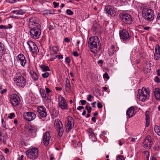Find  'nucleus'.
Instances as JSON below:
<instances>
[{
	"label": "nucleus",
	"mask_w": 160,
	"mask_h": 160,
	"mask_svg": "<svg viewBox=\"0 0 160 160\" xmlns=\"http://www.w3.org/2000/svg\"><path fill=\"white\" fill-rule=\"evenodd\" d=\"M157 75L158 76H159L160 78V69H158L157 71Z\"/></svg>",
	"instance_id": "nucleus-62"
},
{
	"label": "nucleus",
	"mask_w": 160,
	"mask_h": 160,
	"mask_svg": "<svg viewBox=\"0 0 160 160\" xmlns=\"http://www.w3.org/2000/svg\"><path fill=\"white\" fill-rule=\"evenodd\" d=\"M150 92L149 88L143 87L142 89L138 90V98L142 102L147 100L149 98Z\"/></svg>",
	"instance_id": "nucleus-2"
},
{
	"label": "nucleus",
	"mask_w": 160,
	"mask_h": 160,
	"mask_svg": "<svg viewBox=\"0 0 160 160\" xmlns=\"http://www.w3.org/2000/svg\"><path fill=\"white\" fill-rule=\"evenodd\" d=\"M155 132L158 135L160 136V127L156 125L154 127Z\"/></svg>",
	"instance_id": "nucleus-34"
},
{
	"label": "nucleus",
	"mask_w": 160,
	"mask_h": 160,
	"mask_svg": "<svg viewBox=\"0 0 160 160\" xmlns=\"http://www.w3.org/2000/svg\"><path fill=\"white\" fill-rule=\"evenodd\" d=\"M160 78H158V77L156 76L155 77L154 80L156 82H158L160 81Z\"/></svg>",
	"instance_id": "nucleus-49"
},
{
	"label": "nucleus",
	"mask_w": 160,
	"mask_h": 160,
	"mask_svg": "<svg viewBox=\"0 0 160 160\" xmlns=\"http://www.w3.org/2000/svg\"><path fill=\"white\" fill-rule=\"evenodd\" d=\"M38 18L35 17H31L29 19L28 25L30 28L41 27Z\"/></svg>",
	"instance_id": "nucleus-7"
},
{
	"label": "nucleus",
	"mask_w": 160,
	"mask_h": 160,
	"mask_svg": "<svg viewBox=\"0 0 160 160\" xmlns=\"http://www.w3.org/2000/svg\"><path fill=\"white\" fill-rule=\"evenodd\" d=\"M96 118L95 117H93L92 118V120L94 122H96Z\"/></svg>",
	"instance_id": "nucleus-61"
},
{
	"label": "nucleus",
	"mask_w": 160,
	"mask_h": 160,
	"mask_svg": "<svg viewBox=\"0 0 160 160\" xmlns=\"http://www.w3.org/2000/svg\"><path fill=\"white\" fill-rule=\"evenodd\" d=\"M5 51V48L3 44L0 42V59L2 58L4 54V52Z\"/></svg>",
	"instance_id": "nucleus-27"
},
{
	"label": "nucleus",
	"mask_w": 160,
	"mask_h": 160,
	"mask_svg": "<svg viewBox=\"0 0 160 160\" xmlns=\"http://www.w3.org/2000/svg\"><path fill=\"white\" fill-rule=\"evenodd\" d=\"M26 10H25L20 9L13 11L14 13L17 15H23L25 13Z\"/></svg>",
	"instance_id": "nucleus-31"
},
{
	"label": "nucleus",
	"mask_w": 160,
	"mask_h": 160,
	"mask_svg": "<svg viewBox=\"0 0 160 160\" xmlns=\"http://www.w3.org/2000/svg\"><path fill=\"white\" fill-rule=\"evenodd\" d=\"M65 62H66L68 63H69L70 62V59L68 57H67L65 59Z\"/></svg>",
	"instance_id": "nucleus-48"
},
{
	"label": "nucleus",
	"mask_w": 160,
	"mask_h": 160,
	"mask_svg": "<svg viewBox=\"0 0 160 160\" xmlns=\"http://www.w3.org/2000/svg\"><path fill=\"white\" fill-rule=\"evenodd\" d=\"M87 132L89 136V138L93 141H95L97 140V138L95 136L92 129L91 128H88L87 130Z\"/></svg>",
	"instance_id": "nucleus-23"
},
{
	"label": "nucleus",
	"mask_w": 160,
	"mask_h": 160,
	"mask_svg": "<svg viewBox=\"0 0 160 160\" xmlns=\"http://www.w3.org/2000/svg\"><path fill=\"white\" fill-rule=\"evenodd\" d=\"M142 16L144 19L151 21L154 19V12L151 9L144 8L142 11Z\"/></svg>",
	"instance_id": "nucleus-4"
},
{
	"label": "nucleus",
	"mask_w": 160,
	"mask_h": 160,
	"mask_svg": "<svg viewBox=\"0 0 160 160\" xmlns=\"http://www.w3.org/2000/svg\"><path fill=\"white\" fill-rule=\"evenodd\" d=\"M134 108L133 107L129 108L127 110V115L129 118L131 117L134 115Z\"/></svg>",
	"instance_id": "nucleus-24"
},
{
	"label": "nucleus",
	"mask_w": 160,
	"mask_h": 160,
	"mask_svg": "<svg viewBox=\"0 0 160 160\" xmlns=\"http://www.w3.org/2000/svg\"><path fill=\"white\" fill-rule=\"evenodd\" d=\"M154 93L156 99L159 100L160 99V89H156L154 91Z\"/></svg>",
	"instance_id": "nucleus-29"
},
{
	"label": "nucleus",
	"mask_w": 160,
	"mask_h": 160,
	"mask_svg": "<svg viewBox=\"0 0 160 160\" xmlns=\"http://www.w3.org/2000/svg\"><path fill=\"white\" fill-rule=\"evenodd\" d=\"M57 58L62 59L63 58V55H57Z\"/></svg>",
	"instance_id": "nucleus-54"
},
{
	"label": "nucleus",
	"mask_w": 160,
	"mask_h": 160,
	"mask_svg": "<svg viewBox=\"0 0 160 160\" xmlns=\"http://www.w3.org/2000/svg\"><path fill=\"white\" fill-rule=\"evenodd\" d=\"M96 102H94L92 103L91 104L92 105V107H93V108H95V105H96Z\"/></svg>",
	"instance_id": "nucleus-63"
},
{
	"label": "nucleus",
	"mask_w": 160,
	"mask_h": 160,
	"mask_svg": "<svg viewBox=\"0 0 160 160\" xmlns=\"http://www.w3.org/2000/svg\"><path fill=\"white\" fill-rule=\"evenodd\" d=\"M50 138L51 137L49 132H47L44 133L43 135V140L45 146L48 145Z\"/></svg>",
	"instance_id": "nucleus-22"
},
{
	"label": "nucleus",
	"mask_w": 160,
	"mask_h": 160,
	"mask_svg": "<svg viewBox=\"0 0 160 160\" xmlns=\"http://www.w3.org/2000/svg\"><path fill=\"white\" fill-rule=\"evenodd\" d=\"M74 123V120L72 118L68 116L65 122L66 128L68 132H69L73 128Z\"/></svg>",
	"instance_id": "nucleus-11"
},
{
	"label": "nucleus",
	"mask_w": 160,
	"mask_h": 160,
	"mask_svg": "<svg viewBox=\"0 0 160 160\" xmlns=\"http://www.w3.org/2000/svg\"><path fill=\"white\" fill-rule=\"evenodd\" d=\"M30 73L33 80L34 81H36L38 80V74L36 72L33 71H31L30 72Z\"/></svg>",
	"instance_id": "nucleus-28"
},
{
	"label": "nucleus",
	"mask_w": 160,
	"mask_h": 160,
	"mask_svg": "<svg viewBox=\"0 0 160 160\" xmlns=\"http://www.w3.org/2000/svg\"><path fill=\"white\" fill-rule=\"evenodd\" d=\"M58 106L62 109H67L68 105L65 99L63 97L60 96L58 97Z\"/></svg>",
	"instance_id": "nucleus-13"
},
{
	"label": "nucleus",
	"mask_w": 160,
	"mask_h": 160,
	"mask_svg": "<svg viewBox=\"0 0 160 160\" xmlns=\"http://www.w3.org/2000/svg\"><path fill=\"white\" fill-rule=\"evenodd\" d=\"M103 78H106L107 79H108L109 78V77L108 75L107 72H105L103 75Z\"/></svg>",
	"instance_id": "nucleus-42"
},
{
	"label": "nucleus",
	"mask_w": 160,
	"mask_h": 160,
	"mask_svg": "<svg viewBox=\"0 0 160 160\" xmlns=\"http://www.w3.org/2000/svg\"><path fill=\"white\" fill-rule=\"evenodd\" d=\"M97 107L98 108H101L102 107V105L100 102H98L97 103Z\"/></svg>",
	"instance_id": "nucleus-47"
},
{
	"label": "nucleus",
	"mask_w": 160,
	"mask_h": 160,
	"mask_svg": "<svg viewBox=\"0 0 160 160\" xmlns=\"http://www.w3.org/2000/svg\"><path fill=\"white\" fill-rule=\"evenodd\" d=\"M54 126L60 137L62 136L63 132V125L61 122L58 119H56L54 121Z\"/></svg>",
	"instance_id": "nucleus-9"
},
{
	"label": "nucleus",
	"mask_w": 160,
	"mask_h": 160,
	"mask_svg": "<svg viewBox=\"0 0 160 160\" xmlns=\"http://www.w3.org/2000/svg\"><path fill=\"white\" fill-rule=\"evenodd\" d=\"M55 89L56 90H58L59 91H61L62 90V88L60 87H56Z\"/></svg>",
	"instance_id": "nucleus-64"
},
{
	"label": "nucleus",
	"mask_w": 160,
	"mask_h": 160,
	"mask_svg": "<svg viewBox=\"0 0 160 160\" xmlns=\"http://www.w3.org/2000/svg\"><path fill=\"white\" fill-rule=\"evenodd\" d=\"M72 146L75 148H76L77 147H81V143L80 141H77L76 140H72Z\"/></svg>",
	"instance_id": "nucleus-30"
},
{
	"label": "nucleus",
	"mask_w": 160,
	"mask_h": 160,
	"mask_svg": "<svg viewBox=\"0 0 160 160\" xmlns=\"http://www.w3.org/2000/svg\"><path fill=\"white\" fill-rule=\"evenodd\" d=\"M105 9L107 13L112 17H114L116 13L115 10L112 7L110 6H106Z\"/></svg>",
	"instance_id": "nucleus-20"
},
{
	"label": "nucleus",
	"mask_w": 160,
	"mask_h": 160,
	"mask_svg": "<svg viewBox=\"0 0 160 160\" xmlns=\"http://www.w3.org/2000/svg\"><path fill=\"white\" fill-rule=\"evenodd\" d=\"M85 109L87 110L88 113L89 114L91 113L92 110V108L90 106L86 105L85 107Z\"/></svg>",
	"instance_id": "nucleus-36"
},
{
	"label": "nucleus",
	"mask_w": 160,
	"mask_h": 160,
	"mask_svg": "<svg viewBox=\"0 0 160 160\" xmlns=\"http://www.w3.org/2000/svg\"><path fill=\"white\" fill-rule=\"evenodd\" d=\"M15 116V114L14 113H12L10 114V115L8 116V118L11 119L14 118Z\"/></svg>",
	"instance_id": "nucleus-41"
},
{
	"label": "nucleus",
	"mask_w": 160,
	"mask_h": 160,
	"mask_svg": "<svg viewBox=\"0 0 160 160\" xmlns=\"http://www.w3.org/2000/svg\"><path fill=\"white\" fill-rule=\"evenodd\" d=\"M119 17L120 19L125 24L129 25L132 23V18L128 13L121 12L119 14Z\"/></svg>",
	"instance_id": "nucleus-6"
},
{
	"label": "nucleus",
	"mask_w": 160,
	"mask_h": 160,
	"mask_svg": "<svg viewBox=\"0 0 160 160\" xmlns=\"http://www.w3.org/2000/svg\"><path fill=\"white\" fill-rule=\"evenodd\" d=\"M80 102L82 105H84L87 103V102L85 100H81Z\"/></svg>",
	"instance_id": "nucleus-45"
},
{
	"label": "nucleus",
	"mask_w": 160,
	"mask_h": 160,
	"mask_svg": "<svg viewBox=\"0 0 160 160\" xmlns=\"http://www.w3.org/2000/svg\"><path fill=\"white\" fill-rule=\"evenodd\" d=\"M70 41V39L68 38H64V41L68 43H69Z\"/></svg>",
	"instance_id": "nucleus-55"
},
{
	"label": "nucleus",
	"mask_w": 160,
	"mask_h": 160,
	"mask_svg": "<svg viewBox=\"0 0 160 160\" xmlns=\"http://www.w3.org/2000/svg\"><path fill=\"white\" fill-rule=\"evenodd\" d=\"M47 11H46V10L43 11V14L45 15H49L50 14H53L51 12V10L48 11L49 12H47Z\"/></svg>",
	"instance_id": "nucleus-38"
},
{
	"label": "nucleus",
	"mask_w": 160,
	"mask_h": 160,
	"mask_svg": "<svg viewBox=\"0 0 160 160\" xmlns=\"http://www.w3.org/2000/svg\"><path fill=\"white\" fill-rule=\"evenodd\" d=\"M38 150L36 148L29 149L26 151V154L29 158L33 160L36 159L38 155Z\"/></svg>",
	"instance_id": "nucleus-5"
},
{
	"label": "nucleus",
	"mask_w": 160,
	"mask_h": 160,
	"mask_svg": "<svg viewBox=\"0 0 160 160\" xmlns=\"http://www.w3.org/2000/svg\"><path fill=\"white\" fill-rule=\"evenodd\" d=\"M40 67L43 72L50 71V68L48 66H46L44 65H41L40 66Z\"/></svg>",
	"instance_id": "nucleus-32"
},
{
	"label": "nucleus",
	"mask_w": 160,
	"mask_h": 160,
	"mask_svg": "<svg viewBox=\"0 0 160 160\" xmlns=\"http://www.w3.org/2000/svg\"><path fill=\"white\" fill-rule=\"evenodd\" d=\"M73 55L75 57H78L79 56V54L76 52H73Z\"/></svg>",
	"instance_id": "nucleus-56"
},
{
	"label": "nucleus",
	"mask_w": 160,
	"mask_h": 160,
	"mask_svg": "<svg viewBox=\"0 0 160 160\" xmlns=\"http://www.w3.org/2000/svg\"><path fill=\"white\" fill-rule=\"evenodd\" d=\"M49 50L50 52V53L57 54L58 52V48L57 46H54L52 47L50 46L49 47Z\"/></svg>",
	"instance_id": "nucleus-26"
},
{
	"label": "nucleus",
	"mask_w": 160,
	"mask_h": 160,
	"mask_svg": "<svg viewBox=\"0 0 160 160\" xmlns=\"http://www.w3.org/2000/svg\"><path fill=\"white\" fill-rule=\"evenodd\" d=\"M119 34L121 39L123 42L128 41L130 39L131 37L128 31L125 29L120 31Z\"/></svg>",
	"instance_id": "nucleus-10"
},
{
	"label": "nucleus",
	"mask_w": 160,
	"mask_h": 160,
	"mask_svg": "<svg viewBox=\"0 0 160 160\" xmlns=\"http://www.w3.org/2000/svg\"><path fill=\"white\" fill-rule=\"evenodd\" d=\"M103 61L102 60H100L98 61V64L100 65V66H102V64L103 63Z\"/></svg>",
	"instance_id": "nucleus-51"
},
{
	"label": "nucleus",
	"mask_w": 160,
	"mask_h": 160,
	"mask_svg": "<svg viewBox=\"0 0 160 160\" xmlns=\"http://www.w3.org/2000/svg\"><path fill=\"white\" fill-rule=\"evenodd\" d=\"M46 92L47 93H48V94L49 93L51 92V90H50L49 88H45V90Z\"/></svg>",
	"instance_id": "nucleus-52"
},
{
	"label": "nucleus",
	"mask_w": 160,
	"mask_h": 160,
	"mask_svg": "<svg viewBox=\"0 0 160 160\" xmlns=\"http://www.w3.org/2000/svg\"><path fill=\"white\" fill-rule=\"evenodd\" d=\"M8 28L7 26L3 25H1L0 26V29H8Z\"/></svg>",
	"instance_id": "nucleus-53"
},
{
	"label": "nucleus",
	"mask_w": 160,
	"mask_h": 160,
	"mask_svg": "<svg viewBox=\"0 0 160 160\" xmlns=\"http://www.w3.org/2000/svg\"><path fill=\"white\" fill-rule=\"evenodd\" d=\"M159 58H160V46L157 44L155 45L154 59L155 60H158Z\"/></svg>",
	"instance_id": "nucleus-21"
},
{
	"label": "nucleus",
	"mask_w": 160,
	"mask_h": 160,
	"mask_svg": "<svg viewBox=\"0 0 160 160\" xmlns=\"http://www.w3.org/2000/svg\"><path fill=\"white\" fill-rule=\"evenodd\" d=\"M67 14L69 15H72L73 14V12L70 9H67L66 11Z\"/></svg>",
	"instance_id": "nucleus-39"
},
{
	"label": "nucleus",
	"mask_w": 160,
	"mask_h": 160,
	"mask_svg": "<svg viewBox=\"0 0 160 160\" xmlns=\"http://www.w3.org/2000/svg\"><path fill=\"white\" fill-rule=\"evenodd\" d=\"M117 160H124V158L122 155L118 156L116 158Z\"/></svg>",
	"instance_id": "nucleus-43"
},
{
	"label": "nucleus",
	"mask_w": 160,
	"mask_h": 160,
	"mask_svg": "<svg viewBox=\"0 0 160 160\" xmlns=\"http://www.w3.org/2000/svg\"><path fill=\"white\" fill-rule=\"evenodd\" d=\"M7 90L6 89H4L2 90L1 91V93L2 94L6 92H7Z\"/></svg>",
	"instance_id": "nucleus-58"
},
{
	"label": "nucleus",
	"mask_w": 160,
	"mask_h": 160,
	"mask_svg": "<svg viewBox=\"0 0 160 160\" xmlns=\"http://www.w3.org/2000/svg\"><path fill=\"white\" fill-rule=\"evenodd\" d=\"M99 42V39L96 36L92 37L89 39L88 46L92 52L96 54L99 51L100 48L97 47V43Z\"/></svg>",
	"instance_id": "nucleus-1"
},
{
	"label": "nucleus",
	"mask_w": 160,
	"mask_h": 160,
	"mask_svg": "<svg viewBox=\"0 0 160 160\" xmlns=\"http://www.w3.org/2000/svg\"><path fill=\"white\" fill-rule=\"evenodd\" d=\"M40 93L42 98L45 101L50 100L51 97L49 94L46 92L45 90L43 88H41L40 90Z\"/></svg>",
	"instance_id": "nucleus-19"
},
{
	"label": "nucleus",
	"mask_w": 160,
	"mask_h": 160,
	"mask_svg": "<svg viewBox=\"0 0 160 160\" xmlns=\"http://www.w3.org/2000/svg\"><path fill=\"white\" fill-rule=\"evenodd\" d=\"M10 100L12 106L16 107L19 104L20 99L18 96L14 94L11 96Z\"/></svg>",
	"instance_id": "nucleus-14"
},
{
	"label": "nucleus",
	"mask_w": 160,
	"mask_h": 160,
	"mask_svg": "<svg viewBox=\"0 0 160 160\" xmlns=\"http://www.w3.org/2000/svg\"><path fill=\"white\" fill-rule=\"evenodd\" d=\"M160 19V12L158 13L157 17V20H158Z\"/></svg>",
	"instance_id": "nucleus-57"
},
{
	"label": "nucleus",
	"mask_w": 160,
	"mask_h": 160,
	"mask_svg": "<svg viewBox=\"0 0 160 160\" xmlns=\"http://www.w3.org/2000/svg\"><path fill=\"white\" fill-rule=\"evenodd\" d=\"M41 27L31 28L30 35L32 38L34 39H38L40 38L41 34Z\"/></svg>",
	"instance_id": "nucleus-8"
},
{
	"label": "nucleus",
	"mask_w": 160,
	"mask_h": 160,
	"mask_svg": "<svg viewBox=\"0 0 160 160\" xmlns=\"http://www.w3.org/2000/svg\"><path fill=\"white\" fill-rule=\"evenodd\" d=\"M65 86L66 88H67L70 89L71 87L70 83L69 82L66 83Z\"/></svg>",
	"instance_id": "nucleus-46"
},
{
	"label": "nucleus",
	"mask_w": 160,
	"mask_h": 160,
	"mask_svg": "<svg viewBox=\"0 0 160 160\" xmlns=\"http://www.w3.org/2000/svg\"><path fill=\"white\" fill-rule=\"evenodd\" d=\"M53 4L54 5V7L56 8L59 5V3L58 2H53Z\"/></svg>",
	"instance_id": "nucleus-50"
},
{
	"label": "nucleus",
	"mask_w": 160,
	"mask_h": 160,
	"mask_svg": "<svg viewBox=\"0 0 160 160\" xmlns=\"http://www.w3.org/2000/svg\"><path fill=\"white\" fill-rule=\"evenodd\" d=\"M51 58H50V60L51 61H53L54 59H56L57 58V55H56L57 54L55 53H50Z\"/></svg>",
	"instance_id": "nucleus-35"
},
{
	"label": "nucleus",
	"mask_w": 160,
	"mask_h": 160,
	"mask_svg": "<svg viewBox=\"0 0 160 160\" xmlns=\"http://www.w3.org/2000/svg\"><path fill=\"white\" fill-rule=\"evenodd\" d=\"M49 75V73L48 72H46L42 74V76L44 78H47Z\"/></svg>",
	"instance_id": "nucleus-37"
},
{
	"label": "nucleus",
	"mask_w": 160,
	"mask_h": 160,
	"mask_svg": "<svg viewBox=\"0 0 160 160\" xmlns=\"http://www.w3.org/2000/svg\"><path fill=\"white\" fill-rule=\"evenodd\" d=\"M152 141L150 136H148L145 138L144 142L143 143L144 147L146 149H149L152 146Z\"/></svg>",
	"instance_id": "nucleus-16"
},
{
	"label": "nucleus",
	"mask_w": 160,
	"mask_h": 160,
	"mask_svg": "<svg viewBox=\"0 0 160 160\" xmlns=\"http://www.w3.org/2000/svg\"><path fill=\"white\" fill-rule=\"evenodd\" d=\"M37 129V127L34 125H31L28 127V130L32 132H36Z\"/></svg>",
	"instance_id": "nucleus-33"
},
{
	"label": "nucleus",
	"mask_w": 160,
	"mask_h": 160,
	"mask_svg": "<svg viewBox=\"0 0 160 160\" xmlns=\"http://www.w3.org/2000/svg\"><path fill=\"white\" fill-rule=\"evenodd\" d=\"M16 59L18 63L23 67H25L27 64V61L24 56L22 54H19Z\"/></svg>",
	"instance_id": "nucleus-15"
},
{
	"label": "nucleus",
	"mask_w": 160,
	"mask_h": 160,
	"mask_svg": "<svg viewBox=\"0 0 160 160\" xmlns=\"http://www.w3.org/2000/svg\"><path fill=\"white\" fill-rule=\"evenodd\" d=\"M145 120L146 126L148 127L150 124V112L148 111H147L145 113Z\"/></svg>",
	"instance_id": "nucleus-25"
},
{
	"label": "nucleus",
	"mask_w": 160,
	"mask_h": 160,
	"mask_svg": "<svg viewBox=\"0 0 160 160\" xmlns=\"http://www.w3.org/2000/svg\"><path fill=\"white\" fill-rule=\"evenodd\" d=\"M84 108V107L82 106H79L77 108V109L78 110H80Z\"/></svg>",
	"instance_id": "nucleus-60"
},
{
	"label": "nucleus",
	"mask_w": 160,
	"mask_h": 160,
	"mask_svg": "<svg viewBox=\"0 0 160 160\" xmlns=\"http://www.w3.org/2000/svg\"><path fill=\"white\" fill-rule=\"evenodd\" d=\"M144 153L147 154V156H146L147 160H148L149 158V156H148V155H149L148 153V152L147 151H146L144 152Z\"/></svg>",
	"instance_id": "nucleus-59"
},
{
	"label": "nucleus",
	"mask_w": 160,
	"mask_h": 160,
	"mask_svg": "<svg viewBox=\"0 0 160 160\" xmlns=\"http://www.w3.org/2000/svg\"><path fill=\"white\" fill-rule=\"evenodd\" d=\"M14 81L16 85L19 87L23 88L26 83V80L21 74L17 73L15 78H13Z\"/></svg>",
	"instance_id": "nucleus-3"
},
{
	"label": "nucleus",
	"mask_w": 160,
	"mask_h": 160,
	"mask_svg": "<svg viewBox=\"0 0 160 160\" xmlns=\"http://www.w3.org/2000/svg\"><path fill=\"white\" fill-rule=\"evenodd\" d=\"M37 111L40 115L43 117L45 118L47 115L46 108L42 106H38L37 109Z\"/></svg>",
	"instance_id": "nucleus-18"
},
{
	"label": "nucleus",
	"mask_w": 160,
	"mask_h": 160,
	"mask_svg": "<svg viewBox=\"0 0 160 160\" xmlns=\"http://www.w3.org/2000/svg\"><path fill=\"white\" fill-rule=\"evenodd\" d=\"M17 0H7V2H8L13 3L17 2Z\"/></svg>",
	"instance_id": "nucleus-44"
},
{
	"label": "nucleus",
	"mask_w": 160,
	"mask_h": 160,
	"mask_svg": "<svg viewBox=\"0 0 160 160\" xmlns=\"http://www.w3.org/2000/svg\"><path fill=\"white\" fill-rule=\"evenodd\" d=\"M93 98H94V97H93V96H92V95H91L89 94L88 96V97H87V100L88 101L91 102L92 101V100H91V99Z\"/></svg>",
	"instance_id": "nucleus-40"
},
{
	"label": "nucleus",
	"mask_w": 160,
	"mask_h": 160,
	"mask_svg": "<svg viewBox=\"0 0 160 160\" xmlns=\"http://www.w3.org/2000/svg\"><path fill=\"white\" fill-rule=\"evenodd\" d=\"M27 44L29 47L30 51L33 54H37L39 52L38 48L35 42L32 41H29Z\"/></svg>",
	"instance_id": "nucleus-12"
},
{
	"label": "nucleus",
	"mask_w": 160,
	"mask_h": 160,
	"mask_svg": "<svg viewBox=\"0 0 160 160\" xmlns=\"http://www.w3.org/2000/svg\"><path fill=\"white\" fill-rule=\"evenodd\" d=\"M36 117L35 113L32 112H26L24 114V118L25 119L28 121L33 120Z\"/></svg>",
	"instance_id": "nucleus-17"
}]
</instances>
